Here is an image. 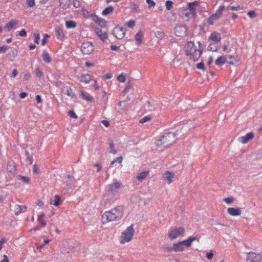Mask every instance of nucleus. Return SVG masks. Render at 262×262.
I'll list each match as a JSON object with an SVG mask.
<instances>
[{"label":"nucleus","instance_id":"a211bd4d","mask_svg":"<svg viewBox=\"0 0 262 262\" xmlns=\"http://www.w3.org/2000/svg\"><path fill=\"white\" fill-rule=\"evenodd\" d=\"M19 23L18 20L12 19L6 24L5 29L7 31H10L16 25Z\"/></svg>","mask_w":262,"mask_h":262},{"label":"nucleus","instance_id":"f03ea898","mask_svg":"<svg viewBox=\"0 0 262 262\" xmlns=\"http://www.w3.org/2000/svg\"><path fill=\"white\" fill-rule=\"evenodd\" d=\"M199 49L196 48V46L193 41L187 42L185 46V53L187 56L190 59L194 61L198 60L203 52V46L202 43L199 41Z\"/></svg>","mask_w":262,"mask_h":262},{"label":"nucleus","instance_id":"cd10ccee","mask_svg":"<svg viewBox=\"0 0 262 262\" xmlns=\"http://www.w3.org/2000/svg\"><path fill=\"white\" fill-rule=\"evenodd\" d=\"M95 21L101 27H104L106 26V21L102 18L97 17L96 19L95 20Z\"/></svg>","mask_w":262,"mask_h":262},{"label":"nucleus","instance_id":"5701e85b","mask_svg":"<svg viewBox=\"0 0 262 262\" xmlns=\"http://www.w3.org/2000/svg\"><path fill=\"white\" fill-rule=\"evenodd\" d=\"M41 57L43 61L47 63H49L51 62V58L50 55L46 51H43Z\"/></svg>","mask_w":262,"mask_h":262},{"label":"nucleus","instance_id":"412c9836","mask_svg":"<svg viewBox=\"0 0 262 262\" xmlns=\"http://www.w3.org/2000/svg\"><path fill=\"white\" fill-rule=\"evenodd\" d=\"M50 204L56 207L58 206L61 204L60 198L58 195H55L53 200L50 201Z\"/></svg>","mask_w":262,"mask_h":262},{"label":"nucleus","instance_id":"aec40b11","mask_svg":"<svg viewBox=\"0 0 262 262\" xmlns=\"http://www.w3.org/2000/svg\"><path fill=\"white\" fill-rule=\"evenodd\" d=\"M26 207L25 206H21L19 205H16L14 207V211L16 215L24 212L26 210Z\"/></svg>","mask_w":262,"mask_h":262},{"label":"nucleus","instance_id":"4468645a","mask_svg":"<svg viewBox=\"0 0 262 262\" xmlns=\"http://www.w3.org/2000/svg\"><path fill=\"white\" fill-rule=\"evenodd\" d=\"M121 184L119 182L115 181L110 185L109 190L113 194L117 193L121 188Z\"/></svg>","mask_w":262,"mask_h":262},{"label":"nucleus","instance_id":"ddd939ff","mask_svg":"<svg viewBox=\"0 0 262 262\" xmlns=\"http://www.w3.org/2000/svg\"><path fill=\"white\" fill-rule=\"evenodd\" d=\"M254 134L252 132H249L245 136H242L238 138V141L242 144H246L254 138Z\"/></svg>","mask_w":262,"mask_h":262},{"label":"nucleus","instance_id":"0eeeda50","mask_svg":"<svg viewBox=\"0 0 262 262\" xmlns=\"http://www.w3.org/2000/svg\"><path fill=\"white\" fill-rule=\"evenodd\" d=\"M185 233V230L183 227H174L169 230L167 236L171 241H173L179 237L184 236Z\"/></svg>","mask_w":262,"mask_h":262},{"label":"nucleus","instance_id":"2f4dec72","mask_svg":"<svg viewBox=\"0 0 262 262\" xmlns=\"http://www.w3.org/2000/svg\"><path fill=\"white\" fill-rule=\"evenodd\" d=\"M226 58L224 56H220L215 60V63L217 66L224 64L226 61Z\"/></svg>","mask_w":262,"mask_h":262},{"label":"nucleus","instance_id":"774afa93","mask_svg":"<svg viewBox=\"0 0 262 262\" xmlns=\"http://www.w3.org/2000/svg\"><path fill=\"white\" fill-rule=\"evenodd\" d=\"M94 166L97 169V171H100L102 168V166L99 163L94 164Z\"/></svg>","mask_w":262,"mask_h":262},{"label":"nucleus","instance_id":"a878e982","mask_svg":"<svg viewBox=\"0 0 262 262\" xmlns=\"http://www.w3.org/2000/svg\"><path fill=\"white\" fill-rule=\"evenodd\" d=\"M62 92L64 93L67 96H70L71 97H73L74 95H73L72 90L70 87L69 86H64L62 88Z\"/></svg>","mask_w":262,"mask_h":262},{"label":"nucleus","instance_id":"ea45409f","mask_svg":"<svg viewBox=\"0 0 262 262\" xmlns=\"http://www.w3.org/2000/svg\"><path fill=\"white\" fill-rule=\"evenodd\" d=\"M33 35L34 36V41L36 43H38L40 40V35L38 32H34Z\"/></svg>","mask_w":262,"mask_h":262},{"label":"nucleus","instance_id":"9b49d317","mask_svg":"<svg viewBox=\"0 0 262 262\" xmlns=\"http://www.w3.org/2000/svg\"><path fill=\"white\" fill-rule=\"evenodd\" d=\"M113 34L117 39H121L125 36V32L123 28L117 26L113 29Z\"/></svg>","mask_w":262,"mask_h":262},{"label":"nucleus","instance_id":"473e14b6","mask_svg":"<svg viewBox=\"0 0 262 262\" xmlns=\"http://www.w3.org/2000/svg\"><path fill=\"white\" fill-rule=\"evenodd\" d=\"M65 26L68 29L75 28L77 26L76 22L72 20L67 21Z\"/></svg>","mask_w":262,"mask_h":262},{"label":"nucleus","instance_id":"b1692460","mask_svg":"<svg viewBox=\"0 0 262 262\" xmlns=\"http://www.w3.org/2000/svg\"><path fill=\"white\" fill-rule=\"evenodd\" d=\"M224 9L225 6L224 5H221L216 11V12L213 14L214 17L219 19L221 17L222 12Z\"/></svg>","mask_w":262,"mask_h":262},{"label":"nucleus","instance_id":"a18cd8bd","mask_svg":"<svg viewBox=\"0 0 262 262\" xmlns=\"http://www.w3.org/2000/svg\"><path fill=\"white\" fill-rule=\"evenodd\" d=\"M146 2L148 4V8L149 9L155 7L156 5V3L152 0H146Z\"/></svg>","mask_w":262,"mask_h":262},{"label":"nucleus","instance_id":"4d7b16f0","mask_svg":"<svg viewBox=\"0 0 262 262\" xmlns=\"http://www.w3.org/2000/svg\"><path fill=\"white\" fill-rule=\"evenodd\" d=\"M213 255L214 254L212 251H210V252L207 253L206 257L208 259H211L213 258Z\"/></svg>","mask_w":262,"mask_h":262},{"label":"nucleus","instance_id":"6ab92c4d","mask_svg":"<svg viewBox=\"0 0 262 262\" xmlns=\"http://www.w3.org/2000/svg\"><path fill=\"white\" fill-rule=\"evenodd\" d=\"M92 79V76L89 74H82L80 77V81L84 83H89Z\"/></svg>","mask_w":262,"mask_h":262},{"label":"nucleus","instance_id":"a19ab883","mask_svg":"<svg viewBox=\"0 0 262 262\" xmlns=\"http://www.w3.org/2000/svg\"><path fill=\"white\" fill-rule=\"evenodd\" d=\"M117 80L120 82H124L126 80V76L124 74H121L117 77Z\"/></svg>","mask_w":262,"mask_h":262},{"label":"nucleus","instance_id":"de8ad7c7","mask_svg":"<svg viewBox=\"0 0 262 262\" xmlns=\"http://www.w3.org/2000/svg\"><path fill=\"white\" fill-rule=\"evenodd\" d=\"M26 4L29 7H32L35 5L34 0H27Z\"/></svg>","mask_w":262,"mask_h":262},{"label":"nucleus","instance_id":"c756f323","mask_svg":"<svg viewBox=\"0 0 262 262\" xmlns=\"http://www.w3.org/2000/svg\"><path fill=\"white\" fill-rule=\"evenodd\" d=\"M108 144L110 149V152L113 155H116L117 153V151L115 148L114 144L112 140L110 139L108 140Z\"/></svg>","mask_w":262,"mask_h":262},{"label":"nucleus","instance_id":"5fc2aeb1","mask_svg":"<svg viewBox=\"0 0 262 262\" xmlns=\"http://www.w3.org/2000/svg\"><path fill=\"white\" fill-rule=\"evenodd\" d=\"M248 15L251 18H254L256 16V13L254 11H249L248 12Z\"/></svg>","mask_w":262,"mask_h":262},{"label":"nucleus","instance_id":"4c0bfd02","mask_svg":"<svg viewBox=\"0 0 262 262\" xmlns=\"http://www.w3.org/2000/svg\"><path fill=\"white\" fill-rule=\"evenodd\" d=\"M151 120V117L150 116H146L141 118L139 122L141 124L147 122Z\"/></svg>","mask_w":262,"mask_h":262},{"label":"nucleus","instance_id":"f8f14e48","mask_svg":"<svg viewBox=\"0 0 262 262\" xmlns=\"http://www.w3.org/2000/svg\"><path fill=\"white\" fill-rule=\"evenodd\" d=\"M174 177V173L169 171H166L162 174L163 181H165L168 184L172 183Z\"/></svg>","mask_w":262,"mask_h":262},{"label":"nucleus","instance_id":"4be33fe9","mask_svg":"<svg viewBox=\"0 0 262 262\" xmlns=\"http://www.w3.org/2000/svg\"><path fill=\"white\" fill-rule=\"evenodd\" d=\"M60 7L63 9H67L70 5L71 0H59Z\"/></svg>","mask_w":262,"mask_h":262},{"label":"nucleus","instance_id":"72a5a7b5","mask_svg":"<svg viewBox=\"0 0 262 262\" xmlns=\"http://www.w3.org/2000/svg\"><path fill=\"white\" fill-rule=\"evenodd\" d=\"M17 179L19 180L22 181L26 184H29L30 183V179L26 176H24L22 175H18L17 176Z\"/></svg>","mask_w":262,"mask_h":262},{"label":"nucleus","instance_id":"052dcab7","mask_svg":"<svg viewBox=\"0 0 262 262\" xmlns=\"http://www.w3.org/2000/svg\"><path fill=\"white\" fill-rule=\"evenodd\" d=\"M27 155V159L29 162L30 164H31L33 162L32 158L29 156V153L28 152H26Z\"/></svg>","mask_w":262,"mask_h":262},{"label":"nucleus","instance_id":"c03bdc74","mask_svg":"<svg viewBox=\"0 0 262 262\" xmlns=\"http://www.w3.org/2000/svg\"><path fill=\"white\" fill-rule=\"evenodd\" d=\"M35 75L36 76V77H37L38 78L41 77L42 76V75H43L42 72L39 68H36L35 69Z\"/></svg>","mask_w":262,"mask_h":262},{"label":"nucleus","instance_id":"bb28decb","mask_svg":"<svg viewBox=\"0 0 262 262\" xmlns=\"http://www.w3.org/2000/svg\"><path fill=\"white\" fill-rule=\"evenodd\" d=\"M209 39L215 42H218L221 40V36L220 34L217 33H213L211 34L209 36Z\"/></svg>","mask_w":262,"mask_h":262},{"label":"nucleus","instance_id":"1a4fd4ad","mask_svg":"<svg viewBox=\"0 0 262 262\" xmlns=\"http://www.w3.org/2000/svg\"><path fill=\"white\" fill-rule=\"evenodd\" d=\"M246 259L247 262H261L262 253L250 252L247 254Z\"/></svg>","mask_w":262,"mask_h":262},{"label":"nucleus","instance_id":"39448f33","mask_svg":"<svg viewBox=\"0 0 262 262\" xmlns=\"http://www.w3.org/2000/svg\"><path fill=\"white\" fill-rule=\"evenodd\" d=\"M176 140V135L173 133H169L162 136L160 139L156 142V145L157 147L168 146Z\"/></svg>","mask_w":262,"mask_h":262},{"label":"nucleus","instance_id":"393cba45","mask_svg":"<svg viewBox=\"0 0 262 262\" xmlns=\"http://www.w3.org/2000/svg\"><path fill=\"white\" fill-rule=\"evenodd\" d=\"M114 11V7L110 6L105 8L102 12V15L103 16H107L111 15Z\"/></svg>","mask_w":262,"mask_h":262},{"label":"nucleus","instance_id":"9d476101","mask_svg":"<svg viewBox=\"0 0 262 262\" xmlns=\"http://www.w3.org/2000/svg\"><path fill=\"white\" fill-rule=\"evenodd\" d=\"M175 35L177 37H184L188 34V28L186 25H178L174 28Z\"/></svg>","mask_w":262,"mask_h":262},{"label":"nucleus","instance_id":"69168bd1","mask_svg":"<svg viewBox=\"0 0 262 262\" xmlns=\"http://www.w3.org/2000/svg\"><path fill=\"white\" fill-rule=\"evenodd\" d=\"M18 34L20 36H26L27 35V33H26V31L23 29L19 32Z\"/></svg>","mask_w":262,"mask_h":262},{"label":"nucleus","instance_id":"f704fd0d","mask_svg":"<svg viewBox=\"0 0 262 262\" xmlns=\"http://www.w3.org/2000/svg\"><path fill=\"white\" fill-rule=\"evenodd\" d=\"M44 216L43 213H42L40 215L38 216V221L40 222L41 226L44 227L46 226V222L43 219Z\"/></svg>","mask_w":262,"mask_h":262},{"label":"nucleus","instance_id":"37998d69","mask_svg":"<svg viewBox=\"0 0 262 262\" xmlns=\"http://www.w3.org/2000/svg\"><path fill=\"white\" fill-rule=\"evenodd\" d=\"M218 19L217 18H216L215 17H214V15L212 14L210 17H209V18L207 20V23L209 25H212L214 23V21L215 20Z\"/></svg>","mask_w":262,"mask_h":262},{"label":"nucleus","instance_id":"0e129e2a","mask_svg":"<svg viewBox=\"0 0 262 262\" xmlns=\"http://www.w3.org/2000/svg\"><path fill=\"white\" fill-rule=\"evenodd\" d=\"M94 84H93V87L94 88V89L96 90H99V86L97 83V81L96 80H94Z\"/></svg>","mask_w":262,"mask_h":262},{"label":"nucleus","instance_id":"f3484780","mask_svg":"<svg viewBox=\"0 0 262 262\" xmlns=\"http://www.w3.org/2000/svg\"><path fill=\"white\" fill-rule=\"evenodd\" d=\"M95 32L98 37L102 40L104 41L107 38V34L106 32H102V30L98 28L95 29Z\"/></svg>","mask_w":262,"mask_h":262},{"label":"nucleus","instance_id":"49530a36","mask_svg":"<svg viewBox=\"0 0 262 262\" xmlns=\"http://www.w3.org/2000/svg\"><path fill=\"white\" fill-rule=\"evenodd\" d=\"M68 115L72 118H74V119L77 118V116L76 115V114L73 111H72V110L69 111L68 112Z\"/></svg>","mask_w":262,"mask_h":262},{"label":"nucleus","instance_id":"338daca9","mask_svg":"<svg viewBox=\"0 0 262 262\" xmlns=\"http://www.w3.org/2000/svg\"><path fill=\"white\" fill-rule=\"evenodd\" d=\"M17 74H18V72H17V70L16 69H14L12 71L11 77H13V78H14V77H15L17 76Z\"/></svg>","mask_w":262,"mask_h":262},{"label":"nucleus","instance_id":"09e8293b","mask_svg":"<svg viewBox=\"0 0 262 262\" xmlns=\"http://www.w3.org/2000/svg\"><path fill=\"white\" fill-rule=\"evenodd\" d=\"M119 105L121 109H122V110L125 109L126 107V102L125 101H120L119 103Z\"/></svg>","mask_w":262,"mask_h":262},{"label":"nucleus","instance_id":"6e6d98bb","mask_svg":"<svg viewBox=\"0 0 262 262\" xmlns=\"http://www.w3.org/2000/svg\"><path fill=\"white\" fill-rule=\"evenodd\" d=\"M239 9H240V6L239 5H238L237 6L228 7V8H227V10H231L237 11Z\"/></svg>","mask_w":262,"mask_h":262},{"label":"nucleus","instance_id":"7ed1b4c3","mask_svg":"<svg viewBox=\"0 0 262 262\" xmlns=\"http://www.w3.org/2000/svg\"><path fill=\"white\" fill-rule=\"evenodd\" d=\"M198 240L196 236H189L186 239L178 243H174L172 245L173 251L175 252H184L186 248H188L191 246L193 242Z\"/></svg>","mask_w":262,"mask_h":262},{"label":"nucleus","instance_id":"8fccbe9b","mask_svg":"<svg viewBox=\"0 0 262 262\" xmlns=\"http://www.w3.org/2000/svg\"><path fill=\"white\" fill-rule=\"evenodd\" d=\"M73 4L75 8H78L81 5V3L79 0H73Z\"/></svg>","mask_w":262,"mask_h":262},{"label":"nucleus","instance_id":"dca6fc26","mask_svg":"<svg viewBox=\"0 0 262 262\" xmlns=\"http://www.w3.org/2000/svg\"><path fill=\"white\" fill-rule=\"evenodd\" d=\"M227 212L231 216H238L242 214V210L240 208L230 207L227 209Z\"/></svg>","mask_w":262,"mask_h":262},{"label":"nucleus","instance_id":"680f3d73","mask_svg":"<svg viewBox=\"0 0 262 262\" xmlns=\"http://www.w3.org/2000/svg\"><path fill=\"white\" fill-rule=\"evenodd\" d=\"M3 259L0 260V262H10L8 256L6 255L3 256Z\"/></svg>","mask_w":262,"mask_h":262},{"label":"nucleus","instance_id":"58836bf2","mask_svg":"<svg viewBox=\"0 0 262 262\" xmlns=\"http://www.w3.org/2000/svg\"><path fill=\"white\" fill-rule=\"evenodd\" d=\"M223 200L226 203L228 204H230L233 203L234 202L235 200L233 197H228L224 198Z\"/></svg>","mask_w":262,"mask_h":262},{"label":"nucleus","instance_id":"864d4df0","mask_svg":"<svg viewBox=\"0 0 262 262\" xmlns=\"http://www.w3.org/2000/svg\"><path fill=\"white\" fill-rule=\"evenodd\" d=\"M196 68L199 69H201V70H204L205 68H204V64L203 62H201L200 63H198L196 64Z\"/></svg>","mask_w":262,"mask_h":262},{"label":"nucleus","instance_id":"7c9ffc66","mask_svg":"<svg viewBox=\"0 0 262 262\" xmlns=\"http://www.w3.org/2000/svg\"><path fill=\"white\" fill-rule=\"evenodd\" d=\"M143 37V34L142 32H138L135 36V40L138 44H140L142 42V39Z\"/></svg>","mask_w":262,"mask_h":262},{"label":"nucleus","instance_id":"423d86ee","mask_svg":"<svg viewBox=\"0 0 262 262\" xmlns=\"http://www.w3.org/2000/svg\"><path fill=\"white\" fill-rule=\"evenodd\" d=\"M199 5L197 1L189 2L187 4L188 8L182 10L181 16L187 19L194 17L196 16V7Z\"/></svg>","mask_w":262,"mask_h":262},{"label":"nucleus","instance_id":"6e6552de","mask_svg":"<svg viewBox=\"0 0 262 262\" xmlns=\"http://www.w3.org/2000/svg\"><path fill=\"white\" fill-rule=\"evenodd\" d=\"M94 50V46L92 42L86 41L81 46V51L84 55L91 54Z\"/></svg>","mask_w":262,"mask_h":262},{"label":"nucleus","instance_id":"c9c22d12","mask_svg":"<svg viewBox=\"0 0 262 262\" xmlns=\"http://www.w3.org/2000/svg\"><path fill=\"white\" fill-rule=\"evenodd\" d=\"M81 94L84 99L89 101H92L93 100V98L89 94H85L83 91L81 92Z\"/></svg>","mask_w":262,"mask_h":262},{"label":"nucleus","instance_id":"3c124183","mask_svg":"<svg viewBox=\"0 0 262 262\" xmlns=\"http://www.w3.org/2000/svg\"><path fill=\"white\" fill-rule=\"evenodd\" d=\"M112 77V74L111 73H106L102 76V78L104 80L109 79Z\"/></svg>","mask_w":262,"mask_h":262},{"label":"nucleus","instance_id":"2eb2a0df","mask_svg":"<svg viewBox=\"0 0 262 262\" xmlns=\"http://www.w3.org/2000/svg\"><path fill=\"white\" fill-rule=\"evenodd\" d=\"M55 33L56 37L59 40H62L65 37L63 29L60 27H56L55 28Z\"/></svg>","mask_w":262,"mask_h":262},{"label":"nucleus","instance_id":"e433bc0d","mask_svg":"<svg viewBox=\"0 0 262 262\" xmlns=\"http://www.w3.org/2000/svg\"><path fill=\"white\" fill-rule=\"evenodd\" d=\"M123 160V158L122 156H120L119 157H117L116 159H115L114 160H113L111 163V165L112 166H114L115 164L116 163H118L119 164L121 163Z\"/></svg>","mask_w":262,"mask_h":262},{"label":"nucleus","instance_id":"bf43d9fd","mask_svg":"<svg viewBox=\"0 0 262 262\" xmlns=\"http://www.w3.org/2000/svg\"><path fill=\"white\" fill-rule=\"evenodd\" d=\"M208 50H210V51H217V49L216 47H213V45L212 44H210L208 47Z\"/></svg>","mask_w":262,"mask_h":262},{"label":"nucleus","instance_id":"79ce46f5","mask_svg":"<svg viewBox=\"0 0 262 262\" xmlns=\"http://www.w3.org/2000/svg\"><path fill=\"white\" fill-rule=\"evenodd\" d=\"M173 2L171 1H167L165 3V6L168 10H170L172 8Z\"/></svg>","mask_w":262,"mask_h":262},{"label":"nucleus","instance_id":"e2e57ef3","mask_svg":"<svg viewBox=\"0 0 262 262\" xmlns=\"http://www.w3.org/2000/svg\"><path fill=\"white\" fill-rule=\"evenodd\" d=\"M8 49V48L6 46H0V53L5 52Z\"/></svg>","mask_w":262,"mask_h":262},{"label":"nucleus","instance_id":"f257e3e1","mask_svg":"<svg viewBox=\"0 0 262 262\" xmlns=\"http://www.w3.org/2000/svg\"><path fill=\"white\" fill-rule=\"evenodd\" d=\"M125 213V208L123 206H115L103 213L101 222L102 224L105 225L108 223L120 221L124 217Z\"/></svg>","mask_w":262,"mask_h":262},{"label":"nucleus","instance_id":"603ef678","mask_svg":"<svg viewBox=\"0 0 262 262\" xmlns=\"http://www.w3.org/2000/svg\"><path fill=\"white\" fill-rule=\"evenodd\" d=\"M136 24V22L135 20H129L127 23V26L129 27V28H131V27H133V26H134Z\"/></svg>","mask_w":262,"mask_h":262},{"label":"nucleus","instance_id":"c85d7f7f","mask_svg":"<svg viewBox=\"0 0 262 262\" xmlns=\"http://www.w3.org/2000/svg\"><path fill=\"white\" fill-rule=\"evenodd\" d=\"M148 171H143L139 173L137 176V179L138 180L141 181L146 178V177L148 175Z\"/></svg>","mask_w":262,"mask_h":262},{"label":"nucleus","instance_id":"13d9d810","mask_svg":"<svg viewBox=\"0 0 262 262\" xmlns=\"http://www.w3.org/2000/svg\"><path fill=\"white\" fill-rule=\"evenodd\" d=\"M6 243V240L5 238H3L0 239V251L2 249L3 245Z\"/></svg>","mask_w":262,"mask_h":262},{"label":"nucleus","instance_id":"20e7f679","mask_svg":"<svg viewBox=\"0 0 262 262\" xmlns=\"http://www.w3.org/2000/svg\"><path fill=\"white\" fill-rule=\"evenodd\" d=\"M135 233L134 225L132 224L123 231L119 237V241L120 244H124L130 242Z\"/></svg>","mask_w":262,"mask_h":262}]
</instances>
